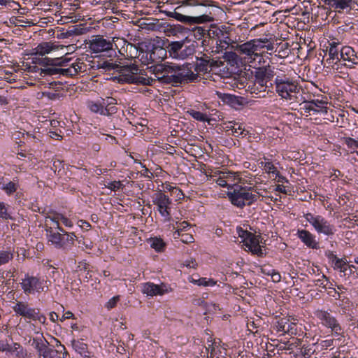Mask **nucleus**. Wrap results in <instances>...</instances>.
I'll return each mask as SVG.
<instances>
[{
  "label": "nucleus",
  "instance_id": "37",
  "mask_svg": "<svg viewBox=\"0 0 358 358\" xmlns=\"http://www.w3.org/2000/svg\"><path fill=\"white\" fill-rule=\"evenodd\" d=\"M189 282L198 286L213 287L216 285V281L212 278H200L194 279L193 277L189 278Z\"/></svg>",
  "mask_w": 358,
  "mask_h": 358
},
{
  "label": "nucleus",
  "instance_id": "47",
  "mask_svg": "<svg viewBox=\"0 0 358 358\" xmlns=\"http://www.w3.org/2000/svg\"><path fill=\"white\" fill-rule=\"evenodd\" d=\"M343 142L347 145L348 148L351 150V152H355L358 155V151H356V149H358V139H355L351 137H344Z\"/></svg>",
  "mask_w": 358,
  "mask_h": 358
},
{
  "label": "nucleus",
  "instance_id": "17",
  "mask_svg": "<svg viewBox=\"0 0 358 358\" xmlns=\"http://www.w3.org/2000/svg\"><path fill=\"white\" fill-rule=\"evenodd\" d=\"M192 69V64L178 66L179 84L194 82L198 79L197 73H195Z\"/></svg>",
  "mask_w": 358,
  "mask_h": 358
},
{
  "label": "nucleus",
  "instance_id": "3",
  "mask_svg": "<svg viewBox=\"0 0 358 358\" xmlns=\"http://www.w3.org/2000/svg\"><path fill=\"white\" fill-rule=\"evenodd\" d=\"M227 195L231 203L239 208L251 206L258 197L256 194L252 193V187L238 184H233L231 190L227 192Z\"/></svg>",
  "mask_w": 358,
  "mask_h": 358
},
{
  "label": "nucleus",
  "instance_id": "28",
  "mask_svg": "<svg viewBox=\"0 0 358 358\" xmlns=\"http://www.w3.org/2000/svg\"><path fill=\"white\" fill-rule=\"evenodd\" d=\"M264 161H261L259 164V166L268 174H272L273 176L277 178L279 176V171H278L276 166L271 162L268 159L264 157Z\"/></svg>",
  "mask_w": 358,
  "mask_h": 358
},
{
  "label": "nucleus",
  "instance_id": "53",
  "mask_svg": "<svg viewBox=\"0 0 358 358\" xmlns=\"http://www.w3.org/2000/svg\"><path fill=\"white\" fill-rule=\"evenodd\" d=\"M313 282L316 286H319L322 288H327L329 283L332 285V284L329 281L328 278L324 274L321 275V278L314 280Z\"/></svg>",
  "mask_w": 358,
  "mask_h": 358
},
{
  "label": "nucleus",
  "instance_id": "55",
  "mask_svg": "<svg viewBox=\"0 0 358 358\" xmlns=\"http://www.w3.org/2000/svg\"><path fill=\"white\" fill-rule=\"evenodd\" d=\"M287 324V318H286V317L281 318L276 322V323L275 324V328L277 330V331L282 332V334H284L285 331V327H286Z\"/></svg>",
  "mask_w": 358,
  "mask_h": 358
},
{
  "label": "nucleus",
  "instance_id": "59",
  "mask_svg": "<svg viewBox=\"0 0 358 358\" xmlns=\"http://www.w3.org/2000/svg\"><path fill=\"white\" fill-rule=\"evenodd\" d=\"M106 187L113 191H117L120 189H123L124 185L121 181H113L109 182Z\"/></svg>",
  "mask_w": 358,
  "mask_h": 358
},
{
  "label": "nucleus",
  "instance_id": "11",
  "mask_svg": "<svg viewBox=\"0 0 358 358\" xmlns=\"http://www.w3.org/2000/svg\"><path fill=\"white\" fill-rule=\"evenodd\" d=\"M57 349L51 348L43 343L37 342L36 348L39 354L40 358H66L67 352L64 345L59 341H56Z\"/></svg>",
  "mask_w": 358,
  "mask_h": 358
},
{
  "label": "nucleus",
  "instance_id": "36",
  "mask_svg": "<svg viewBox=\"0 0 358 358\" xmlns=\"http://www.w3.org/2000/svg\"><path fill=\"white\" fill-rule=\"evenodd\" d=\"M72 346L74 350L79 353L84 358H90V353L87 350V345L80 341H73Z\"/></svg>",
  "mask_w": 358,
  "mask_h": 358
},
{
  "label": "nucleus",
  "instance_id": "41",
  "mask_svg": "<svg viewBox=\"0 0 358 358\" xmlns=\"http://www.w3.org/2000/svg\"><path fill=\"white\" fill-rule=\"evenodd\" d=\"M222 30V29L216 26L206 27V38H216L218 41V38H221Z\"/></svg>",
  "mask_w": 358,
  "mask_h": 358
},
{
  "label": "nucleus",
  "instance_id": "19",
  "mask_svg": "<svg viewBox=\"0 0 358 358\" xmlns=\"http://www.w3.org/2000/svg\"><path fill=\"white\" fill-rule=\"evenodd\" d=\"M223 128L226 132H228L229 134H231L235 137H244L249 134L243 124L234 121L224 123Z\"/></svg>",
  "mask_w": 358,
  "mask_h": 358
},
{
  "label": "nucleus",
  "instance_id": "60",
  "mask_svg": "<svg viewBox=\"0 0 358 358\" xmlns=\"http://www.w3.org/2000/svg\"><path fill=\"white\" fill-rule=\"evenodd\" d=\"M120 299V296L119 295L115 296L112 297L109 301L106 303L105 307L108 310H111L114 307L116 306L117 303L119 302Z\"/></svg>",
  "mask_w": 358,
  "mask_h": 358
},
{
  "label": "nucleus",
  "instance_id": "1",
  "mask_svg": "<svg viewBox=\"0 0 358 358\" xmlns=\"http://www.w3.org/2000/svg\"><path fill=\"white\" fill-rule=\"evenodd\" d=\"M71 61V58L67 57H45L43 59V63L47 66H51L46 71L50 74H62L66 76H74L79 73H83L87 71V64L83 61V59L78 58L75 62L69 65Z\"/></svg>",
  "mask_w": 358,
  "mask_h": 358
},
{
  "label": "nucleus",
  "instance_id": "18",
  "mask_svg": "<svg viewBox=\"0 0 358 358\" xmlns=\"http://www.w3.org/2000/svg\"><path fill=\"white\" fill-rule=\"evenodd\" d=\"M46 236L49 242L57 249H66V243L64 241V235L52 229V227L46 228Z\"/></svg>",
  "mask_w": 358,
  "mask_h": 358
},
{
  "label": "nucleus",
  "instance_id": "23",
  "mask_svg": "<svg viewBox=\"0 0 358 358\" xmlns=\"http://www.w3.org/2000/svg\"><path fill=\"white\" fill-rule=\"evenodd\" d=\"M148 52L147 55H149V59L152 62H157L158 60H162L166 55V51L164 48L156 46L154 44L152 45L151 49L148 47Z\"/></svg>",
  "mask_w": 358,
  "mask_h": 358
},
{
  "label": "nucleus",
  "instance_id": "56",
  "mask_svg": "<svg viewBox=\"0 0 358 358\" xmlns=\"http://www.w3.org/2000/svg\"><path fill=\"white\" fill-rule=\"evenodd\" d=\"M0 217L4 220H13L8 213V208L3 202H0Z\"/></svg>",
  "mask_w": 358,
  "mask_h": 358
},
{
  "label": "nucleus",
  "instance_id": "44",
  "mask_svg": "<svg viewBox=\"0 0 358 358\" xmlns=\"http://www.w3.org/2000/svg\"><path fill=\"white\" fill-rule=\"evenodd\" d=\"M224 178L229 184H237L241 180L240 175L238 173L232 171H224Z\"/></svg>",
  "mask_w": 358,
  "mask_h": 358
},
{
  "label": "nucleus",
  "instance_id": "10",
  "mask_svg": "<svg viewBox=\"0 0 358 358\" xmlns=\"http://www.w3.org/2000/svg\"><path fill=\"white\" fill-rule=\"evenodd\" d=\"M314 315L324 327L331 329V332L341 336L343 334V329L341 327L336 318L327 310L317 309L314 311Z\"/></svg>",
  "mask_w": 358,
  "mask_h": 358
},
{
  "label": "nucleus",
  "instance_id": "2",
  "mask_svg": "<svg viewBox=\"0 0 358 358\" xmlns=\"http://www.w3.org/2000/svg\"><path fill=\"white\" fill-rule=\"evenodd\" d=\"M260 45L257 38H255L238 45L236 50L245 62L255 67L264 62V52H261Z\"/></svg>",
  "mask_w": 358,
  "mask_h": 358
},
{
  "label": "nucleus",
  "instance_id": "64",
  "mask_svg": "<svg viewBox=\"0 0 358 358\" xmlns=\"http://www.w3.org/2000/svg\"><path fill=\"white\" fill-rule=\"evenodd\" d=\"M296 324L293 322H289V319H287V324L285 327V334H288L290 335L296 334Z\"/></svg>",
  "mask_w": 358,
  "mask_h": 358
},
{
  "label": "nucleus",
  "instance_id": "7",
  "mask_svg": "<svg viewBox=\"0 0 358 358\" xmlns=\"http://www.w3.org/2000/svg\"><path fill=\"white\" fill-rule=\"evenodd\" d=\"M303 217L318 234L331 237L336 231V227L320 215L308 213L303 215Z\"/></svg>",
  "mask_w": 358,
  "mask_h": 358
},
{
  "label": "nucleus",
  "instance_id": "9",
  "mask_svg": "<svg viewBox=\"0 0 358 358\" xmlns=\"http://www.w3.org/2000/svg\"><path fill=\"white\" fill-rule=\"evenodd\" d=\"M46 281L37 276L26 274L22 279L20 286L26 295L34 294L36 292L41 293L48 290V286L45 285Z\"/></svg>",
  "mask_w": 358,
  "mask_h": 358
},
{
  "label": "nucleus",
  "instance_id": "35",
  "mask_svg": "<svg viewBox=\"0 0 358 358\" xmlns=\"http://www.w3.org/2000/svg\"><path fill=\"white\" fill-rule=\"evenodd\" d=\"M223 175L224 171H217L214 173L213 175L210 176V178L220 187H227L228 191H229L231 190V187L233 185V184L227 183L226 179L223 178Z\"/></svg>",
  "mask_w": 358,
  "mask_h": 358
},
{
  "label": "nucleus",
  "instance_id": "24",
  "mask_svg": "<svg viewBox=\"0 0 358 358\" xmlns=\"http://www.w3.org/2000/svg\"><path fill=\"white\" fill-rule=\"evenodd\" d=\"M244 245L255 255L261 256L263 252L259 245V236L252 234L245 243Z\"/></svg>",
  "mask_w": 358,
  "mask_h": 358
},
{
  "label": "nucleus",
  "instance_id": "20",
  "mask_svg": "<svg viewBox=\"0 0 358 358\" xmlns=\"http://www.w3.org/2000/svg\"><path fill=\"white\" fill-rule=\"evenodd\" d=\"M13 310L16 315L31 320L36 309L31 308L26 302L17 301L13 306Z\"/></svg>",
  "mask_w": 358,
  "mask_h": 358
},
{
  "label": "nucleus",
  "instance_id": "25",
  "mask_svg": "<svg viewBox=\"0 0 358 358\" xmlns=\"http://www.w3.org/2000/svg\"><path fill=\"white\" fill-rule=\"evenodd\" d=\"M339 55H341V59L343 61H348L354 64H357L358 55L350 46H341V52Z\"/></svg>",
  "mask_w": 358,
  "mask_h": 358
},
{
  "label": "nucleus",
  "instance_id": "30",
  "mask_svg": "<svg viewBox=\"0 0 358 358\" xmlns=\"http://www.w3.org/2000/svg\"><path fill=\"white\" fill-rule=\"evenodd\" d=\"M169 69L170 65L166 66L162 64L155 66L154 69V79H155V80H159L162 83H165V80H164V76H169V73H168V71L169 72Z\"/></svg>",
  "mask_w": 358,
  "mask_h": 358
},
{
  "label": "nucleus",
  "instance_id": "52",
  "mask_svg": "<svg viewBox=\"0 0 358 358\" xmlns=\"http://www.w3.org/2000/svg\"><path fill=\"white\" fill-rule=\"evenodd\" d=\"M315 344L312 345H303L301 348V354L305 358H310L312 355H313L315 352V349H314V346Z\"/></svg>",
  "mask_w": 358,
  "mask_h": 358
},
{
  "label": "nucleus",
  "instance_id": "43",
  "mask_svg": "<svg viewBox=\"0 0 358 358\" xmlns=\"http://www.w3.org/2000/svg\"><path fill=\"white\" fill-rule=\"evenodd\" d=\"M124 66H123L124 67ZM99 69H103L105 71H112V70H116L119 72L120 74V69L122 68V66H119L118 64H114L113 62H110L108 61H103L101 62H99L98 64Z\"/></svg>",
  "mask_w": 358,
  "mask_h": 358
},
{
  "label": "nucleus",
  "instance_id": "50",
  "mask_svg": "<svg viewBox=\"0 0 358 358\" xmlns=\"http://www.w3.org/2000/svg\"><path fill=\"white\" fill-rule=\"evenodd\" d=\"M221 38H218V41H217V43L220 41L219 45L222 48H227L231 42L232 41L231 39L228 36L227 33H226L224 30H222V34H220Z\"/></svg>",
  "mask_w": 358,
  "mask_h": 358
},
{
  "label": "nucleus",
  "instance_id": "12",
  "mask_svg": "<svg viewBox=\"0 0 358 358\" xmlns=\"http://www.w3.org/2000/svg\"><path fill=\"white\" fill-rule=\"evenodd\" d=\"M152 199L153 204L157 206V210L161 216L166 220H169L171 219V199L162 191L154 194Z\"/></svg>",
  "mask_w": 358,
  "mask_h": 358
},
{
  "label": "nucleus",
  "instance_id": "54",
  "mask_svg": "<svg viewBox=\"0 0 358 358\" xmlns=\"http://www.w3.org/2000/svg\"><path fill=\"white\" fill-rule=\"evenodd\" d=\"M347 261L345 259H336V262L334 263V268L338 269L341 272L345 273L347 271L346 267Z\"/></svg>",
  "mask_w": 358,
  "mask_h": 358
},
{
  "label": "nucleus",
  "instance_id": "26",
  "mask_svg": "<svg viewBox=\"0 0 358 358\" xmlns=\"http://www.w3.org/2000/svg\"><path fill=\"white\" fill-rule=\"evenodd\" d=\"M58 48V45H56L52 43L42 42L36 47L34 50L36 55L43 56L53 50H57Z\"/></svg>",
  "mask_w": 358,
  "mask_h": 358
},
{
  "label": "nucleus",
  "instance_id": "46",
  "mask_svg": "<svg viewBox=\"0 0 358 358\" xmlns=\"http://www.w3.org/2000/svg\"><path fill=\"white\" fill-rule=\"evenodd\" d=\"M1 185L2 186L1 187V189L3 190L8 195H11L13 194L17 191L18 188L17 182H15L13 181H9L6 184H4V182L3 181V184Z\"/></svg>",
  "mask_w": 358,
  "mask_h": 358
},
{
  "label": "nucleus",
  "instance_id": "4",
  "mask_svg": "<svg viewBox=\"0 0 358 358\" xmlns=\"http://www.w3.org/2000/svg\"><path fill=\"white\" fill-rule=\"evenodd\" d=\"M277 94L282 99L290 101H296L301 87L292 79L286 76H276L274 80Z\"/></svg>",
  "mask_w": 358,
  "mask_h": 358
},
{
  "label": "nucleus",
  "instance_id": "38",
  "mask_svg": "<svg viewBox=\"0 0 358 358\" xmlns=\"http://www.w3.org/2000/svg\"><path fill=\"white\" fill-rule=\"evenodd\" d=\"M150 247L156 252H160L164 250L166 244L161 238L154 237L149 239Z\"/></svg>",
  "mask_w": 358,
  "mask_h": 358
},
{
  "label": "nucleus",
  "instance_id": "57",
  "mask_svg": "<svg viewBox=\"0 0 358 358\" xmlns=\"http://www.w3.org/2000/svg\"><path fill=\"white\" fill-rule=\"evenodd\" d=\"M264 72L266 74V78L268 79V82L272 80V78L276 75V73L274 71V68L268 65L262 67Z\"/></svg>",
  "mask_w": 358,
  "mask_h": 358
},
{
  "label": "nucleus",
  "instance_id": "32",
  "mask_svg": "<svg viewBox=\"0 0 358 358\" xmlns=\"http://www.w3.org/2000/svg\"><path fill=\"white\" fill-rule=\"evenodd\" d=\"M87 108L93 113L105 116L103 103L101 99L97 101H89L87 102Z\"/></svg>",
  "mask_w": 358,
  "mask_h": 358
},
{
  "label": "nucleus",
  "instance_id": "31",
  "mask_svg": "<svg viewBox=\"0 0 358 358\" xmlns=\"http://www.w3.org/2000/svg\"><path fill=\"white\" fill-rule=\"evenodd\" d=\"M267 81L259 79V78H255L253 87L250 89L251 93L258 94L259 92H265L266 89L269 87ZM273 84L270 83V87H272Z\"/></svg>",
  "mask_w": 358,
  "mask_h": 358
},
{
  "label": "nucleus",
  "instance_id": "45",
  "mask_svg": "<svg viewBox=\"0 0 358 358\" xmlns=\"http://www.w3.org/2000/svg\"><path fill=\"white\" fill-rule=\"evenodd\" d=\"M126 52H122L121 55L125 57H136L138 52V48L134 44L129 43L124 50Z\"/></svg>",
  "mask_w": 358,
  "mask_h": 358
},
{
  "label": "nucleus",
  "instance_id": "39",
  "mask_svg": "<svg viewBox=\"0 0 358 358\" xmlns=\"http://www.w3.org/2000/svg\"><path fill=\"white\" fill-rule=\"evenodd\" d=\"M313 107L315 108V112L316 113H327V102L324 99H314L310 100Z\"/></svg>",
  "mask_w": 358,
  "mask_h": 358
},
{
  "label": "nucleus",
  "instance_id": "14",
  "mask_svg": "<svg viewBox=\"0 0 358 358\" xmlns=\"http://www.w3.org/2000/svg\"><path fill=\"white\" fill-rule=\"evenodd\" d=\"M89 48L93 53H100L113 50V45L109 38H105L103 36L97 35L92 37L88 43Z\"/></svg>",
  "mask_w": 358,
  "mask_h": 358
},
{
  "label": "nucleus",
  "instance_id": "48",
  "mask_svg": "<svg viewBox=\"0 0 358 358\" xmlns=\"http://www.w3.org/2000/svg\"><path fill=\"white\" fill-rule=\"evenodd\" d=\"M257 41L260 43L261 52H263V49H266L267 51H273L274 49V44L271 41V38H257Z\"/></svg>",
  "mask_w": 358,
  "mask_h": 358
},
{
  "label": "nucleus",
  "instance_id": "5",
  "mask_svg": "<svg viewBox=\"0 0 358 358\" xmlns=\"http://www.w3.org/2000/svg\"><path fill=\"white\" fill-rule=\"evenodd\" d=\"M119 83H127L142 85H152L155 79L150 78L145 74L139 73V69L136 65L124 66L120 69V75L115 77Z\"/></svg>",
  "mask_w": 358,
  "mask_h": 358
},
{
  "label": "nucleus",
  "instance_id": "63",
  "mask_svg": "<svg viewBox=\"0 0 358 358\" xmlns=\"http://www.w3.org/2000/svg\"><path fill=\"white\" fill-rule=\"evenodd\" d=\"M57 90H55V92L50 91H44L42 92L43 96L47 97L51 100H55L59 99L61 95L59 93L57 92Z\"/></svg>",
  "mask_w": 358,
  "mask_h": 358
},
{
  "label": "nucleus",
  "instance_id": "33",
  "mask_svg": "<svg viewBox=\"0 0 358 358\" xmlns=\"http://www.w3.org/2000/svg\"><path fill=\"white\" fill-rule=\"evenodd\" d=\"M7 352L12 353L15 357L19 358H25L27 356V350L24 349L21 345L17 343L9 344L8 350Z\"/></svg>",
  "mask_w": 358,
  "mask_h": 358
},
{
  "label": "nucleus",
  "instance_id": "61",
  "mask_svg": "<svg viewBox=\"0 0 358 358\" xmlns=\"http://www.w3.org/2000/svg\"><path fill=\"white\" fill-rule=\"evenodd\" d=\"M34 321H38L41 324H45L46 317L43 314H41L39 310L36 309L33 317H31Z\"/></svg>",
  "mask_w": 358,
  "mask_h": 358
},
{
  "label": "nucleus",
  "instance_id": "51",
  "mask_svg": "<svg viewBox=\"0 0 358 358\" xmlns=\"http://www.w3.org/2000/svg\"><path fill=\"white\" fill-rule=\"evenodd\" d=\"M188 113L196 120H198L200 122H206V121L209 120L207 115L205 113H203L200 111L190 110L188 111Z\"/></svg>",
  "mask_w": 358,
  "mask_h": 358
},
{
  "label": "nucleus",
  "instance_id": "21",
  "mask_svg": "<svg viewBox=\"0 0 358 358\" xmlns=\"http://www.w3.org/2000/svg\"><path fill=\"white\" fill-rule=\"evenodd\" d=\"M299 238L308 248L311 249H318L319 243L315 239V236L306 229H299L297 231Z\"/></svg>",
  "mask_w": 358,
  "mask_h": 358
},
{
  "label": "nucleus",
  "instance_id": "13",
  "mask_svg": "<svg viewBox=\"0 0 358 358\" xmlns=\"http://www.w3.org/2000/svg\"><path fill=\"white\" fill-rule=\"evenodd\" d=\"M222 64L221 62L214 60L210 58V56L203 54V56L199 57H196V62L194 67L195 73L199 74H206L207 73L210 72L215 68L219 67Z\"/></svg>",
  "mask_w": 358,
  "mask_h": 358
},
{
  "label": "nucleus",
  "instance_id": "16",
  "mask_svg": "<svg viewBox=\"0 0 358 358\" xmlns=\"http://www.w3.org/2000/svg\"><path fill=\"white\" fill-rule=\"evenodd\" d=\"M141 291L148 296H154L164 295L169 292V287L164 283L156 285L153 282H148L142 285Z\"/></svg>",
  "mask_w": 358,
  "mask_h": 358
},
{
  "label": "nucleus",
  "instance_id": "29",
  "mask_svg": "<svg viewBox=\"0 0 358 358\" xmlns=\"http://www.w3.org/2000/svg\"><path fill=\"white\" fill-rule=\"evenodd\" d=\"M217 95L220 99L225 103L229 104L231 107L236 108L237 106L241 104V101H240V97L230 94H224L221 92H217Z\"/></svg>",
  "mask_w": 358,
  "mask_h": 358
},
{
  "label": "nucleus",
  "instance_id": "22",
  "mask_svg": "<svg viewBox=\"0 0 358 358\" xmlns=\"http://www.w3.org/2000/svg\"><path fill=\"white\" fill-rule=\"evenodd\" d=\"M324 3L340 13L345 9L351 8L353 0H324Z\"/></svg>",
  "mask_w": 358,
  "mask_h": 358
},
{
  "label": "nucleus",
  "instance_id": "49",
  "mask_svg": "<svg viewBox=\"0 0 358 358\" xmlns=\"http://www.w3.org/2000/svg\"><path fill=\"white\" fill-rule=\"evenodd\" d=\"M13 258V250H0V266L8 263Z\"/></svg>",
  "mask_w": 358,
  "mask_h": 358
},
{
  "label": "nucleus",
  "instance_id": "15",
  "mask_svg": "<svg viewBox=\"0 0 358 358\" xmlns=\"http://www.w3.org/2000/svg\"><path fill=\"white\" fill-rule=\"evenodd\" d=\"M341 45L339 42L334 41H329V45L327 47L325 56L327 57L326 63L330 66L338 64L341 60Z\"/></svg>",
  "mask_w": 358,
  "mask_h": 358
},
{
  "label": "nucleus",
  "instance_id": "34",
  "mask_svg": "<svg viewBox=\"0 0 358 358\" xmlns=\"http://www.w3.org/2000/svg\"><path fill=\"white\" fill-rule=\"evenodd\" d=\"M110 43L113 45V50H117L120 55L122 52H126L124 50L127 45L129 43L124 38L120 37H113L112 40H110Z\"/></svg>",
  "mask_w": 358,
  "mask_h": 358
},
{
  "label": "nucleus",
  "instance_id": "58",
  "mask_svg": "<svg viewBox=\"0 0 358 358\" xmlns=\"http://www.w3.org/2000/svg\"><path fill=\"white\" fill-rule=\"evenodd\" d=\"M105 116H111L117 112L116 105H105L103 104Z\"/></svg>",
  "mask_w": 358,
  "mask_h": 358
},
{
  "label": "nucleus",
  "instance_id": "42",
  "mask_svg": "<svg viewBox=\"0 0 358 358\" xmlns=\"http://www.w3.org/2000/svg\"><path fill=\"white\" fill-rule=\"evenodd\" d=\"M50 218L55 224H59V222H62L66 227H71L73 226L72 222L62 214L57 213L52 217H50Z\"/></svg>",
  "mask_w": 358,
  "mask_h": 358
},
{
  "label": "nucleus",
  "instance_id": "27",
  "mask_svg": "<svg viewBox=\"0 0 358 358\" xmlns=\"http://www.w3.org/2000/svg\"><path fill=\"white\" fill-rule=\"evenodd\" d=\"M168 73L169 76H164L165 80V84H171L172 85H177L179 84V77L178 76V66L177 65H170V69L169 70Z\"/></svg>",
  "mask_w": 358,
  "mask_h": 358
},
{
  "label": "nucleus",
  "instance_id": "8",
  "mask_svg": "<svg viewBox=\"0 0 358 358\" xmlns=\"http://www.w3.org/2000/svg\"><path fill=\"white\" fill-rule=\"evenodd\" d=\"M170 57L176 59H185L194 55L196 46L194 43L187 44L185 41H173L167 46Z\"/></svg>",
  "mask_w": 358,
  "mask_h": 358
},
{
  "label": "nucleus",
  "instance_id": "6",
  "mask_svg": "<svg viewBox=\"0 0 358 358\" xmlns=\"http://www.w3.org/2000/svg\"><path fill=\"white\" fill-rule=\"evenodd\" d=\"M210 3H212V1L208 0H202L201 1H199V5L208 7L205 13L199 16H187L176 10H175L174 12H171L169 16L179 22L189 24H200L213 22L214 20L213 11L215 10V6L212 5Z\"/></svg>",
  "mask_w": 358,
  "mask_h": 358
},
{
  "label": "nucleus",
  "instance_id": "40",
  "mask_svg": "<svg viewBox=\"0 0 358 358\" xmlns=\"http://www.w3.org/2000/svg\"><path fill=\"white\" fill-rule=\"evenodd\" d=\"M191 34L195 40H203V43L206 41V27H195L192 29Z\"/></svg>",
  "mask_w": 358,
  "mask_h": 358
},
{
  "label": "nucleus",
  "instance_id": "62",
  "mask_svg": "<svg viewBox=\"0 0 358 358\" xmlns=\"http://www.w3.org/2000/svg\"><path fill=\"white\" fill-rule=\"evenodd\" d=\"M237 232L238 236L243 238V242L245 243L253 234L246 230H243L242 228H237Z\"/></svg>",
  "mask_w": 358,
  "mask_h": 358
}]
</instances>
